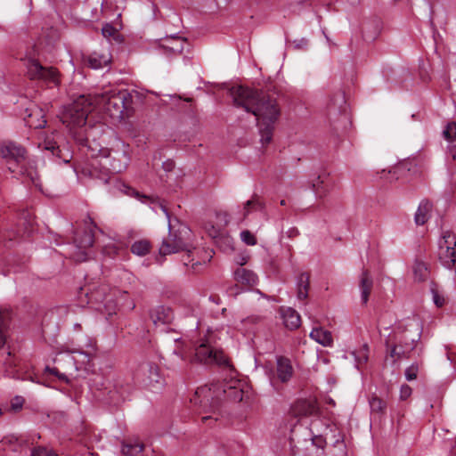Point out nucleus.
Instances as JSON below:
<instances>
[{
	"label": "nucleus",
	"instance_id": "32",
	"mask_svg": "<svg viewBox=\"0 0 456 456\" xmlns=\"http://www.w3.org/2000/svg\"><path fill=\"white\" fill-rule=\"evenodd\" d=\"M74 242L79 249L89 248L94 243V234L90 231H85L82 234L76 233Z\"/></svg>",
	"mask_w": 456,
	"mask_h": 456
},
{
	"label": "nucleus",
	"instance_id": "29",
	"mask_svg": "<svg viewBox=\"0 0 456 456\" xmlns=\"http://www.w3.org/2000/svg\"><path fill=\"white\" fill-rule=\"evenodd\" d=\"M432 209V204L428 200H422L415 213L414 220L417 225L425 224L429 219V213Z\"/></svg>",
	"mask_w": 456,
	"mask_h": 456
},
{
	"label": "nucleus",
	"instance_id": "49",
	"mask_svg": "<svg viewBox=\"0 0 456 456\" xmlns=\"http://www.w3.org/2000/svg\"><path fill=\"white\" fill-rule=\"evenodd\" d=\"M403 354V351L397 350V346H392V348L390 350V356L395 358V361L400 359Z\"/></svg>",
	"mask_w": 456,
	"mask_h": 456
},
{
	"label": "nucleus",
	"instance_id": "58",
	"mask_svg": "<svg viewBox=\"0 0 456 456\" xmlns=\"http://www.w3.org/2000/svg\"><path fill=\"white\" fill-rule=\"evenodd\" d=\"M435 303L437 306H441L442 305V303H440V300H438L437 298H435Z\"/></svg>",
	"mask_w": 456,
	"mask_h": 456
},
{
	"label": "nucleus",
	"instance_id": "35",
	"mask_svg": "<svg viewBox=\"0 0 456 456\" xmlns=\"http://www.w3.org/2000/svg\"><path fill=\"white\" fill-rule=\"evenodd\" d=\"M412 270H413L414 279L417 281H419V282L425 281L429 276L428 267L427 264H425L422 261L416 260L413 265Z\"/></svg>",
	"mask_w": 456,
	"mask_h": 456
},
{
	"label": "nucleus",
	"instance_id": "12",
	"mask_svg": "<svg viewBox=\"0 0 456 456\" xmlns=\"http://www.w3.org/2000/svg\"><path fill=\"white\" fill-rule=\"evenodd\" d=\"M38 147L47 151L54 161L67 164L73 158L72 152L69 148L65 146L61 147L54 138L51 136H46L45 140L38 144Z\"/></svg>",
	"mask_w": 456,
	"mask_h": 456
},
{
	"label": "nucleus",
	"instance_id": "59",
	"mask_svg": "<svg viewBox=\"0 0 456 456\" xmlns=\"http://www.w3.org/2000/svg\"><path fill=\"white\" fill-rule=\"evenodd\" d=\"M280 204H281V206H285V205H286V200H281L280 201Z\"/></svg>",
	"mask_w": 456,
	"mask_h": 456
},
{
	"label": "nucleus",
	"instance_id": "28",
	"mask_svg": "<svg viewBox=\"0 0 456 456\" xmlns=\"http://www.w3.org/2000/svg\"><path fill=\"white\" fill-rule=\"evenodd\" d=\"M1 358L2 360L0 362L4 366V375L10 378H17L16 359L12 353L7 352L6 354H3Z\"/></svg>",
	"mask_w": 456,
	"mask_h": 456
},
{
	"label": "nucleus",
	"instance_id": "38",
	"mask_svg": "<svg viewBox=\"0 0 456 456\" xmlns=\"http://www.w3.org/2000/svg\"><path fill=\"white\" fill-rule=\"evenodd\" d=\"M444 138L451 142L456 138V122H449L443 131Z\"/></svg>",
	"mask_w": 456,
	"mask_h": 456
},
{
	"label": "nucleus",
	"instance_id": "4",
	"mask_svg": "<svg viewBox=\"0 0 456 456\" xmlns=\"http://www.w3.org/2000/svg\"><path fill=\"white\" fill-rule=\"evenodd\" d=\"M94 106L102 108L112 118L120 119L131 107V95L127 91L105 92L93 97Z\"/></svg>",
	"mask_w": 456,
	"mask_h": 456
},
{
	"label": "nucleus",
	"instance_id": "2",
	"mask_svg": "<svg viewBox=\"0 0 456 456\" xmlns=\"http://www.w3.org/2000/svg\"><path fill=\"white\" fill-rule=\"evenodd\" d=\"M93 107V96L82 94L65 106L61 113V122L69 128L74 140L81 146L87 145V129L84 126Z\"/></svg>",
	"mask_w": 456,
	"mask_h": 456
},
{
	"label": "nucleus",
	"instance_id": "24",
	"mask_svg": "<svg viewBox=\"0 0 456 456\" xmlns=\"http://www.w3.org/2000/svg\"><path fill=\"white\" fill-rule=\"evenodd\" d=\"M373 287V281L370 274V272L368 270H362L361 276H360V281H359V288L361 291V301L362 305H366L370 294L371 292Z\"/></svg>",
	"mask_w": 456,
	"mask_h": 456
},
{
	"label": "nucleus",
	"instance_id": "20",
	"mask_svg": "<svg viewBox=\"0 0 456 456\" xmlns=\"http://www.w3.org/2000/svg\"><path fill=\"white\" fill-rule=\"evenodd\" d=\"M276 364L278 379L282 383H287L294 373L290 360L285 356H278Z\"/></svg>",
	"mask_w": 456,
	"mask_h": 456
},
{
	"label": "nucleus",
	"instance_id": "40",
	"mask_svg": "<svg viewBox=\"0 0 456 456\" xmlns=\"http://www.w3.org/2000/svg\"><path fill=\"white\" fill-rule=\"evenodd\" d=\"M240 239L248 246H255L257 242L256 236L248 230H244L240 232Z\"/></svg>",
	"mask_w": 456,
	"mask_h": 456
},
{
	"label": "nucleus",
	"instance_id": "18",
	"mask_svg": "<svg viewBox=\"0 0 456 456\" xmlns=\"http://www.w3.org/2000/svg\"><path fill=\"white\" fill-rule=\"evenodd\" d=\"M187 40L184 37L170 36L167 37L159 47L162 48L166 53L180 54L183 52L184 46L187 45Z\"/></svg>",
	"mask_w": 456,
	"mask_h": 456
},
{
	"label": "nucleus",
	"instance_id": "52",
	"mask_svg": "<svg viewBox=\"0 0 456 456\" xmlns=\"http://www.w3.org/2000/svg\"><path fill=\"white\" fill-rule=\"evenodd\" d=\"M363 350L365 352L362 353V355L359 356V362H366L368 361V355L366 354V352L368 351V346L367 345L363 346Z\"/></svg>",
	"mask_w": 456,
	"mask_h": 456
},
{
	"label": "nucleus",
	"instance_id": "57",
	"mask_svg": "<svg viewBox=\"0 0 456 456\" xmlns=\"http://www.w3.org/2000/svg\"><path fill=\"white\" fill-rule=\"evenodd\" d=\"M122 452L124 454H127V445L123 446Z\"/></svg>",
	"mask_w": 456,
	"mask_h": 456
},
{
	"label": "nucleus",
	"instance_id": "19",
	"mask_svg": "<svg viewBox=\"0 0 456 456\" xmlns=\"http://www.w3.org/2000/svg\"><path fill=\"white\" fill-rule=\"evenodd\" d=\"M291 410L297 417H306L314 414L317 406L314 400L299 399L294 403Z\"/></svg>",
	"mask_w": 456,
	"mask_h": 456
},
{
	"label": "nucleus",
	"instance_id": "16",
	"mask_svg": "<svg viewBox=\"0 0 456 456\" xmlns=\"http://www.w3.org/2000/svg\"><path fill=\"white\" fill-rule=\"evenodd\" d=\"M126 390L123 387H118L116 385L104 387L102 392L98 396L107 403L118 405L125 399Z\"/></svg>",
	"mask_w": 456,
	"mask_h": 456
},
{
	"label": "nucleus",
	"instance_id": "15",
	"mask_svg": "<svg viewBox=\"0 0 456 456\" xmlns=\"http://www.w3.org/2000/svg\"><path fill=\"white\" fill-rule=\"evenodd\" d=\"M335 187V181L329 174L319 175L312 181V189L318 199L325 198Z\"/></svg>",
	"mask_w": 456,
	"mask_h": 456
},
{
	"label": "nucleus",
	"instance_id": "10",
	"mask_svg": "<svg viewBox=\"0 0 456 456\" xmlns=\"http://www.w3.org/2000/svg\"><path fill=\"white\" fill-rule=\"evenodd\" d=\"M219 390V386L215 384H212L210 387L207 386L199 387L191 402L195 404L199 403L204 408L209 406L213 413L216 414V410L219 408L221 403Z\"/></svg>",
	"mask_w": 456,
	"mask_h": 456
},
{
	"label": "nucleus",
	"instance_id": "21",
	"mask_svg": "<svg viewBox=\"0 0 456 456\" xmlns=\"http://www.w3.org/2000/svg\"><path fill=\"white\" fill-rule=\"evenodd\" d=\"M346 98L343 93H338L333 96L328 105V115L331 119L337 114H343L346 117Z\"/></svg>",
	"mask_w": 456,
	"mask_h": 456
},
{
	"label": "nucleus",
	"instance_id": "37",
	"mask_svg": "<svg viewBox=\"0 0 456 456\" xmlns=\"http://www.w3.org/2000/svg\"><path fill=\"white\" fill-rule=\"evenodd\" d=\"M386 403L379 398L378 396H372L370 399V407L371 409V411H374V412H383L384 410L386 409Z\"/></svg>",
	"mask_w": 456,
	"mask_h": 456
},
{
	"label": "nucleus",
	"instance_id": "26",
	"mask_svg": "<svg viewBox=\"0 0 456 456\" xmlns=\"http://www.w3.org/2000/svg\"><path fill=\"white\" fill-rule=\"evenodd\" d=\"M310 338L323 346H331L333 345L331 332L322 327L314 328L310 333Z\"/></svg>",
	"mask_w": 456,
	"mask_h": 456
},
{
	"label": "nucleus",
	"instance_id": "56",
	"mask_svg": "<svg viewBox=\"0 0 456 456\" xmlns=\"http://www.w3.org/2000/svg\"><path fill=\"white\" fill-rule=\"evenodd\" d=\"M134 307H135V304H134L133 301H131V302L127 305V308H128L129 310H133V309H134Z\"/></svg>",
	"mask_w": 456,
	"mask_h": 456
},
{
	"label": "nucleus",
	"instance_id": "27",
	"mask_svg": "<svg viewBox=\"0 0 456 456\" xmlns=\"http://www.w3.org/2000/svg\"><path fill=\"white\" fill-rule=\"evenodd\" d=\"M235 280L248 287H253L257 283V276L252 271L245 268H238L234 273Z\"/></svg>",
	"mask_w": 456,
	"mask_h": 456
},
{
	"label": "nucleus",
	"instance_id": "42",
	"mask_svg": "<svg viewBox=\"0 0 456 456\" xmlns=\"http://www.w3.org/2000/svg\"><path fill=\"white\" fill-rule=\"evenodd\" d=\"M419 367L416 364H411L405 370V378L407 380H413L417 378Z\"/></svg>",
	"mask_w": 456,
	"mask_h": 456
},
{
	"label": "nucleus",
	"instance_id": "3",
	"mask_svg": "<svg viewBox=\"0 0 456 456\" xmlns=\"http://www.w3.org/2000/svg\"><path fill=\"white\" fill-rule=\"evenodd\" d=\"M0 158L6 159L7 168L11 173L15 175H26L36 187L41 188L37 171L27 167L29 161L28 151L24 146L12 140L1 141Z\"/></svg>",
	"mask_w": 456,
	"mask_h": 456
},
{
	"label": "nucleus",
	"instance_id": "48",
	"mask_svg": "<svg viewBox=\"0 0 456 456\" xmlns=\"http://www.w3.org/2000/svg\"><path fill=\"white\" fill-rule=\"evenodd\" d=\"M162 167L166 172H171L175 169V164L172 159H167L162 163Z\"/></svg>",
	"mask_w": 456,
	"mask_h": 456
},
{
	"label": "nucleus",
	"instance_id": "36",
	"mask_svg": "<svg viewBox=\"0 0 456 456\" xmlns=\"http://www.w3.org/2000/svg\"><path fill=\"white\" fill-rule=\"evenodd\" d=\"M110 60L104 56L100 55L96 53H94L93 54L89 55L87 58V65L92 69H101L104 66H106L109 63Z\"/></svg>",
	"mask_w": 456,
	"mask_h": 456
},
{
	"label": "nucleus",
	"instance_id": "45",
	"mask_svg": "<svg viewBox=\"0 0 456 456\" xmlns=\"http://www.w3.org/2000/svg\"><path fill=\"white\" fill-rule=\"evenodd\" d=\"M31 456H56V455L45 448L39 447L37 449H35L32 452Z\"/></svg>",
	"mask_w": 456,
	"mask_h": 456
},
{
	"label": "nucleus",
	"instance_id": "54",
	"mask_svg": "<svg viewBox=\"0 0 456 456\" xmlns=\"http://www.w3.org/2000/svg\"><path fill=\"white\" fill-rule=\"evenodd\" d=\"M109 179H110L109 174L106 172L102 173V175L101 176V180L102 181V183H107L109 182Z\"/></svg>",
	"mask_w": 456,
	"mask_h": 456
},
{
	"label": "nucleus",
	"instance_id": "50",
	"mask_svg": "<svg viewBox=\"0 0 456 456\" xmlns=\"http://www.w3.org/2000/svg\"><path fill=\"white\" fill-rule=\"evenodd\" d=\"M15 402H12V408L13 410H19L22 407V404H23V399L21 397H16L14 399Z\"/></svg>",
	"mask_w": 456,
	"mask_h": 456
},
{
	"label": "nucleus",
	"instance_id": "44",
	"mask_svg": "<svg viewBox=\"0 0 456 456\" xmlns=\"http://www.w3.org/2000/svg\"><path fill=\"white\" fill-rule=\"evenodd\" d=\"M205 229L208 234L212 238H217L220 235V230L215 227L212 224H207Z\"/></svg>",
	"mask_w": 456,
	"mask_h": 456
},
{
	"label": "nucleus",
	"instance_id": "46",
	"mask_svg": "<svg viewBox=\"0 0 456 456\" xmlns=\"http://www.w3.org/2000/svg\"><path fill=\"white\" fill-rule=\"evenodd\" d=\"M411 395V388L408 385H403L400 390V397L406 400Z\"/></svg>",
	"mask_w": 456,
	"mask_h": 456
},
{
	"label": "nucleus",
	"instance_id": "41",
	"mask_svg": "<svg viewBox=\"0 0 456 456\" xmlns=\"http://www.w3.org/2000/svg\"><path fill=\"white\" fill-rule=\"evenodd\" d=\"M448 153L452 157L453 164H451V168L456 171V138L449 142Z\"/></svg>",
	"mask_w": 456,
	"mask_h": 456
},
{
	"label": "nucleus",
	"instance_id": "25",
	"mask_svg": "<svg viewBox=\"0 0 456 456\" xmlns=\"http://www.w3.org/2000/svg\"><path fill=\"white\" fill-rule=\"evenodd\" d=\"M310 289V274L306 272L301 273L297 278V297L305 301L308 297Z\"/></svg>",
	"mask_w": 456,
	"mask_h": 456
},
{
	"label": "nucleus",
	"instance_id": "5",
	"mask_svg": "<svg viewBox=\"0 0 456 456\" xmlns=\"http://www.w3.org/2000/svg\"><path fill=\"white\" fill-rule=\"evenodd\" d=\"M191 238L192 232L186 224H179L175 229V226L169 220L168 235L162 241L159 255L167 256L179 251L191 252L193 248Z\"/></svg>",
	"mask_w": 456,
	"mask_h": 456
},
{
	"label": "nucleus",
	"instance_id": "1",
	"mask_svg": "<svg viewBox=\"0 0 456 456\" xmlns=\"http://www.w3.org/2000/svg\"><path fill=\"white\" fill-rule=\"evenodd\" d=\"M229 94L235 107L242 108L256 117L262 145L270 143L281 115L276 99L262 91L243 86H232Z\"/></svg>",
	"mask_w": 456,
	"mask_h": 456
},
{
	"label": "nucleus",
	"instance_id": "39",
	"mask_svg": "<svg viewBox=\"0 0 456 456\" xmlns=\"http://www.w3.org/2000/svg\"><path fill=\"white\" fill-rule=\"evenodd\" d=\"M308 39L302 37L294 40H289L288 44H289L295 50H306L308 47Z\"/></svg>",
	"mask_w": 456,
	"mask_h": 456
},
{
	"label": "nucleus",
	"instance_id": "60",
	"mask_svg": "<svg viewBox=\"0 0 456 456\" xmlns=\"http://www.w3.org/2000/svg\"><path fill=\"white\" fill-rule=\"evenodd\" d=\"M2 415V410L0 409V416Z\"/></svg>",
	"mask_w": 456,
	"mask_h": 456
},
{
	"label": "nucleus",
	"instance_id": "17",
	"mask_svg": "<svg viewBox=\"0 0 456 456\" xmlns=\"http://www.w3.org/2000/svg\"><path fill=\"white\" fill-rule=\"evenodd\" d=\"M27 115L24 118L26 125L34 129H39L45 127L46 120L45 118L44 110L37 107L32 106L26 109Z\"/></svg>",
	"mask_w": 456,
	"mask_h": 456
},
{
	"label": "nucleus",
	"instance_id": "31",
	"mask_svg": "<svg viewBox=\"0 0 456 456\" xmlns=\"http://www.w3.org/2000/svg\"><path fill=\"white\" fill-rule=\"evenodd\" d=\"M265 203L257 194H253L251 199L244 204L243 217H247L253 211H263L265 209Z\"/></svg>",
	"mask_w": 456,
	"mask_h": 456
},
{
	"label": "nucleus",
	"instance_id": "53",
	"mask_svg": "<svg viewBox=\"0 0 456 456\" xmlns=\"http://www.w3.org/2000/svg\"><path fill=\"white\" fill-rule=\"evenodd\" d=\"M214 419L215 421H216L218 419V417H213V416H205V417H202L201 420L202 422L206 423L208 420H212Z\"/></svg>",
	"mask_w": 456,
	"mask_h": 456
},
{
	"label": "nucleus",
	"instance_id": "55",
	"mask_svg": "<svg viewBox=\"0 0 456 456\" xmlns=\"http://www.w3.org/2000/svg\"><path fill=\"white\" fill-rule=\"evenodd\" d=\"M403 168H404V164H402L401 166L396 167L394 169L393 173H394V174H395V173H397L398 171L402 170Z\"/></svg>",
	"mask_w": 456,
	"mask_h": 456
},
{
	"label": "nucleus",
	"instance_id": "22",
	"mask_svg": "<svg viewBox=\"0 0 456 456\" xmlns=\"http://www.w3.org/2000/svg\"><path fill=\"white\" fill-rule=\"evenodd\" d=\"M150 317L155 325L167 324L173 320V312L168 307L159 305L151 311Z\"/></svg>",
	"mask_w": 456,
	"mask_h": 456
},
{
	"label": "nucleus",
	"instance_id": "7",
	"mask_svg": "<svg viewBox=\"0 0 456 456\" xmlns=\"http://www.w3.org/2000/svg\"><path fill=\"white\" fill-rule=\"evenodd\" d=\"M103 152V165H108L112 173H121L128 167L130 162L129 145L125 142H119L115 148L105 150Z\"/></svg>",
	"mask_w": 456,
	"mask_h": 456
},
{
	"label": "nucleus",
	"instance_id": "14",
	"mask_svg": "<svg viewBox=\"0 0 456 456\" xmlns=\"http://www.w3.org/2000/svg\"><path fill=\"white\" fill-rule=\"evenodd\" d=\"M73 354V361L77 370L87 369L95 354V345L92 340L86 345V349L82 347L74 348L69 351Z\"/></svg>",
	"mask_w": 456,
	"mask_h": 456
},
{
	"label": "nucleus",
	"instance_id": "8",
	"mask_svg": "<svg viewBox=\"0 0 456 456\" xmlns=\"http://www.w3.org/2000/svg\"><path fill=\"white\" fill-rule=\"evenodd\" d=\"M438 257L441 264L447 269L456 268V235L446 231L439 241Z\"/></svg>",
	"mask_w": 456,
	"mask_h": 456
},
{
	"label": "nucleus",
	"instance_id": "51",
	"mask_svg": "<svg viewBox=\"0 0 456 456\" xmlns=\"http://www.w3.org/2000/svg\"><path fill=\"white\" fill-rule=\"evenodd\" d=\"M299 234L298 230L296 227L289 228L287 232V235L289 238H295Z\"/></svg>",
	"mask_w": 456,
	"mask_h": 456
},
{
	"label": "nucleus",
	"instance_id": "34",
	"mask_svg": "<svg viewBox=\"0 0 456 456\" xmlns=\"http://www.w3.org/2000/svg\"><path fill=\"white\" fill-rule=\"evenodd\" d=\"M131 252L139 256H144L150 253L151 249V244L150 240L146 239L139 240L134 241L131 245Z\"/></svg>",
	"mask_w": 456,
	"mask_h": 456
},
{
	"label": "nucleus",
	"instance_id": "9",
	"mask_svg": "<svg viewBox=\"0 0 456 456\" xmlns=\"http://www.w3.org/2000/svg\"><path fill=\"white\" fill-rule=\"evenodd\" d=\"M27 75L31 80H41L56 86L60 84L58 70L53 67H45L35 59L28 61Z\"/></svg>",
	"mask_w": 456,
	"mask_h": 456
},
{
	"label": "nucleus",
	"instance_id": "13",
	"mask_svg": "<svg viewBox=\"0 0 456 456\" xmlns=\"http://www.w3.org/2000/svg\"><path fill=\"white\" fill-rule=\"evenodd\" d=\"M108 288L102 286L95 290H91L86 293L89 302L102 303L105 301L103 313L106 314V319L110 320L113 314H116L117 305L111 297L107 295Z\"/></svg>",
	"mask_w": 456,
	"mask_h": 456
},
{
	"label": "nucleus",
	"instance_id": "23",
	"mask_svg": "<svg viewBox=\"0 0 456 456\" xmlns=\"http://www.w3.org/2000/svg\"><path fill=\"white\" fill-rule=\"evenodd\" d=\"M281 314L285 327L290 330H297L301 324V318L298 313L291 307H281Z\"/></svg>",
	"mask_w": 456,
	"mask_h": 456
},
{
	"label": "nucleus",
	"instance_id": "33",
	"mask_svg": "<svg viewBox=\"0 0 456 456\" xmlns=\"http://www.w3.org/2000/svg\"><path fill=\"white\" fill-rule=\"evenodd\" d=\"M222 393L231 401L240 403L243 400L244 391L242 388L234 385H225L222 388Z\"/></svg>",
	"mask_w": 456,
	"mask_h": 456
},
{
	"label": "nucleus",
	"instance_id": "30",
	"mask_svg": "<svg viewBox=\"0 0 456 456\" xmlns=\"http://www.w3.org/2000/svg\"><path fill=\"white\" fill-rule=\"evenodd\" d=\"M11 312L7 309H0V348L6 342L7 330L11 322Z\"/></svg>",
	"mask_w": 456,
	"mask_h": 456
},
{
	"label": "nucleus",
	"instance_id": "6",
	"mask_svg": "<svg viewBox=\"0 0 456 456\" xmlns=\"http://www.w3.org/2000/svg\"><path fill=\"white\" fill-rule=\"evenodd\" d=\"M174 354L180 357L182 360H188L191 363H216L221 366H230L229 360L224 352L211 347L207 343H201L196 346L192 355H187L183 353L177 354L176 351H175Z\"/></svg>",
	"mask_w": 456,
	"mask_h": 456
},
{
	"label": "nucleus",
	"instance_id": "11",
	"mask_svg": "<svg viewBox=\"0 0 456 456\" xmlns=\"http://www.w3.org/2000/svg\"><path fill=\"white\" fill-rule=\"evenodd\" d=\"M134 379L148 387H155L161 383L159 366L151 362H141L134 372Z\"/></svg>",
	"mask_w": 456,
	"mask_h": 456
},
{
	"label": "nucleus",
	"instance_id": "43",
	"mask_svg": "<svg viewBox=\"0 0 456 456\" xmlns=\"http://www.w3.org/2000/svg\"><path fill=\"white\" fill-rule=\"evenodd\" d=\"M102 33L105 37H111L117 33V29L110 24H105L102 28Z\"/></svg>",
	"mask_w": 456,
	"mask_h": 456
},
{
	"label": "nucleus",
	"instance_id": "47",
	"mask_svg": "<svg viewBox=\"0 0 456 456\" xmlns=\"http://www.w3.org/2000/svg\"><path fill=\"white\" fill-rule=\"evenodd\" d=\"M45 371L50 372L51 374L58 377V379L60 380H67L66 375L60 373L58 369H56V368H50V367L47 366L45 368Z\"/></svg>",
	"mask_w": 456,
	"mask_h": 456
}]
</instances>
